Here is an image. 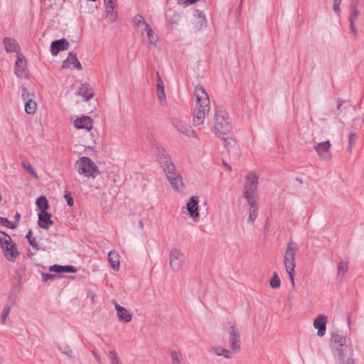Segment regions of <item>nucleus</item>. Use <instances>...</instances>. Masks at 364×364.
Listing matches in <instances>:
<instances>
[{"label":"nucleus","mask_w":364,"mask_h":364,"mask_svg":"<svg viewBox=\"0 0 364 364\" xmlns=\"http://www.w3.org/2000/svg\"><path fill=\"white\" fill-rule=\"evenodd\" d=\"M18 292H19V289L18 287H15L12 288L9 293V299H8V301L6 303H8L9 304H11V306H12L13 304H14V303L16 301V299L17 298V294Z\"/></svg>","instance_id":"nucleus-38"},{"label":"nucleus","mask_w":364,"mask_h":364,"mask_svg":"<svg viewBox=\"0 0 364 364\" xmlns=\"http://www.w3.org/2000/svg\"><path fill=\"white\" fill-rule=\"evenodd\" d=\"M91 136H92V138H94L93 139V141H94V143H95L97 137L95 136H94V134L92 133L91 134Z\"/></svg>","instance_id":"nucleus-62"},{"label":"nucleus","mask_w":364,"mask_h":364,"mask_svg":"<svg viewBox=\"0 0 364 364\" xmlns=\"http://www.w3.org/2000/svg\"><path fill=\"white\" fill-rule=\"evenodd\" d=\"M356 139V134L354 132H351L348 136V146L346 148V151L348 153L352 152L353 145L354 144Z\"/></svg>","instance_id":"nucleus-45"},{"label":"nucleus","mask_w":364,"mask_h":364,"mask_svg":"<svg viewBox=\"0 0 364 364\" xmlns=\"http://www.w3.org/2000/svg\"><path fill=\"white\" fill-rule=\"evenodd\" d=\"M95 357H96V358L97 359L99 364H102V363L100 362V358H99L97 355H95Z\"/></svg>","instance_id":"nucleus-64"},{"label":"nucleus","mask_w":364,"mask_h":364,"mask_svg":"<svg viewBox=\"0 0 364 364\" xmlns=\"http://www.w3.org/2000/svg\"><path fill=\"white\" fill-rule=\"evenodd\" d=\"M65 198L67 200V203H68V205H70V206L73 205V199L71 197L70 193L65 194Z\"/></svg>","instance_id":"nucleus-55"},{"label":"nucleus","mask_w":364,"mask_h":364,"mask_svg":"<svg viewBox=\"0 0 364 364\" xmlns=\"http://www.w3.org/2000/svg\"><path fill=\"white\" fill-rule=\"evenodd\" d=\"M0 242L2 249H8L9 245L13 244L11 237L3 231H0Z\"/></svg>","instance_id":"nucleus-33"},{"label":"nucleus","mask_w":364,"mask_h":364,"mask_svg":"<svg viewBox=\"0 0 364 364\" xmlns=\"http://www.w3.org/2000/svg\"><path fill=\"white\" fill-rule=\"evenodd\" d=\"M77 172L85 177L95 178L100 174L96 164L89 157L82 156L75 163Z\"/></svg>","instance_id":"nucleus-4"},{"label":"nucleus","mask_w":364,"mask_h":364,"mask_svg":"<svg viewBox=\"0 0 364 364\" xmlns=\"http://www.w3.org/2000/svg\"><path fill=\"white\" fill-rule=\"evenodd\" d=\"M269 284H270V287L273 289H277L280 287V285H281L280 279L278 276V274L276 272H273L272 277L269 282Z\"/></svg>","instance_id":"nucleus-39"},{"label":"nucleus","mask_w":364,"mask_h":364,"mask_svg":"<svg viewBox=\"0 0 364 364\" xmlns=\"http://www.w3.org/2000/svg\"><path fill=\"white\" fill-rule=\"evenodd\" d=\"M109 262L111 267L114 269H118L119 267V255L114 251H110L108 254Z\"/></svg>","instance_id":"nucleus-28"},{"label":"nucleus","mask_w":364,"mask_h":364,"mask_svg":"<svg viewBox=\"0 0 364 364\" xmlns=\"http://www.w3.org/2000/svg\"><path fill=\"white\" fill-rule=\"evenodd\" d=\"M342 343H347L346 337L338 333H333L331 334V347L339 345L342 346Z\"/></svg>","instance_id":"nucleus-29"},{"label":"nucleus","mask_w":364,"mask_h":364,"mask_svg":"<svg viewBox=\"0 0 364 364\" xmlns=\"http://www.w3.org/2000/svg\"><path fill=\"white\" fill-rule=\"evenodd\" d=\"M299 250L297 244L293 240H289L287 245V249L284 255V265L285 270L289 275L293 287H295L294 277H295V255Z\"/></svg>","instance_id":"nucleus-3"},{"label":"nucleus","mask_w":364,"mask_h":364,"mask_svg":"<svg viewBox=\"0 0 364 364\" xmlns=\"http://www.w3.org/2000/svg\"><path fill=\"white\" fill-rule=\"evenodd\" d=\"M109 355L112 364H120L119 359L118 358L117 354L114 350L109 351Z\"/></svg>","instance_id":"nucleus-49"},{"label":"nucleus","mask_w":364,"mask_h":364,"mask_svg":"<svg viewBox=\"0 0 364 364\" xmlns=\"http://www.w3.org/2000/svg\"><path fill=\"white\" fill-rule=\"evenodd\" d=\"M225 331L228 335L230 347L240 352L241 349V333L239 328L235 323L228 321L225 323Z\"/></svg>","instance_id":"nucleus-6"},{"label":"nucleus","mask_w":364,"mask_h":364,"mask_svg":"<svg viewBox=\"0 0 364 364\" xmlns=\"http://www.w3.org/2000/svg\"><path fill=\"white\" fill-rule=\"evenodd\" d=\"M8 249L9 250L6 248L3 249L4 256L8 260L14 262L19 255V252L14 243L9 245Z\"/></svg>","instance_id":"nucleus-26"},{"label":"nucleus","mask_w":364,"mask_h":364,"mask_svg":"<svg viewBox=\"0 0 364 364\" xmlns=\"http://www.w3.org/2000/svg\"><path fill=\"white\" fill-rule=\"evenodd\" d=\"M93 120L91 117L82 116L74 122V125L77 129H86L90 131L92 129Z\"/></svg>","instance_id":"nucleus-18"},{"label":"nucleus","mask_w":364,"mask_h":364,"mask_svg":"<svg viewBox=\"0 0 364 364\" xmlns=\"http://www.w3.org/2000/svg\"><path fill=\"white\" fill-rule=\"evenodd\" d=\"M168 354L171 358V364H182L181 353L175 350H169Z\"/></svg>","instance_id":"nucleus-31"},{"label":"nucleus","mask_w":364,"mask_h":364,"mask_svg":"<svg viewBox=\"0 0 364 364\" xmlns=\"http://www.w3.org/2000/svg\"><path fill=\"white\" fill-rule=\"evenodd\" d=\"M51 214L47 211H40L38 213V225L43 229L48 230L53 223L50 219Z\"/></svg>","instance_id":"nucleus-21"},{"label":"nucleus","mask_w":364,"mask_h":364,"mask_svg":"<svg viewBox=\"0 0 364 364\" xmlns=\"http://www.w3.org/2000/svg\"><path fill=\"white\" fill-rule=\"evenodd\" d=\"M146 28H147V37L149 38V43L156 45L159 38L157 35L154 33L149 25H146Z\"/></svg>","instance_id":"nucleus-36"},{"label":"nucleus","mask_w":364,"mask_h":364,"mask_svg":"<svg viewBox=\"0 0 364 364\" xmlns=\"http://www.w3.org/2000/svg\"><path fill=\"white\" fill-rule=\"evenodd\" d=\"M116 0H104L105 4H114Z\"/></svg>","instance_id":"nucleus-58"},{"label":"nucleus","mask_w":364,"mask_h":364,"mask_svg":"<svg viewBox=\"0 0 364 364\" xmlns=\"http://www.w3.org/2000/svg\"><path fill=\"white\" fill-rule=\"evenodd\" d=\"M114 4H105L106 15L112 22L116 21L117 18V14L114 11Z\"/></svg>","instance_id":"nucleus-30"},{"label":"nucleus","mask_w":364,"mask_h":364,"mask_svg":"<svg viewBox=\"0 0 364 364\" xmlns=\"http://www.w3.org/2000/svg\"><path fill=\"white\" fill-rule=\"evenodd\" d=\"M77 94L85 98L86 100L92 97L93 94L89 92V85L82 84L78 89Z\"/></svg>","instance_id":"nucleus-32"},{"label":"nucleus","mask_w":364,"mask_h":364,"mask_svg":"<svg viewBox=\"0 0 364 364\" xmlns=\"http://www.w3.org/2000/svg\"><path fill=\"white\" fill-rule=\"evenodd\" d=\"M77 269L73 266H62V272H70L74 273L76 272Z\"/></svg>","instance_id":"nucleus-51"},{"label":"nucleus","mask_w":364,"mask_h":364,"mask_svg":"<svg viewBox=\"0 0 364 364\" xmlns=\"http://www.w3.org/2000/svg\"><path fill=\"white\" fill-rule=\"evenodd\" d=\"M173 125L178 131L184 134L189 137H197L196 132L191 128V126L187 124L183 121L179 119H174L173 121Z\"/></svg>","instance_id":"nucleus-11"},{"label":"nucleus","mask_w":364,"mask_h":364,"mask_svg":"<svg viewBox=\"0 0 364 364\" xmlns=\"http://www.w3.org/2000/svg\"><path fill=\"white\" fill-rule=\"evenodd\" d=\"M223 140L224 142V146L228 147H233L235 145V141L230 137H223Z\"/></svg>","instance_id":"nucleus-48"},{"label":"nucleus","mask_w":364,"mask_h":364,"mask_svg":"<svg viewBox=\"0 0 364 364\" xmlns=\"http://www.w3.org/2000/svg\"><path fill=\"white\" fill-rule=\"evenodd\" d=\"M21 91V98L25 102L27 101L28 100H32L34 97V94L30 93L26 87L22 86Z\"/></svg>","instance_id":"nucleus-44"},{"label":"nucleus","mask_w":364,"mask_h":364,"mask_svg":"<svg viewBox=\"0 0 364 364\" xmlns=\"http://www.w3.org/2000/svg\"><path fill=\"white\" fill-rule=\"evenodd\" d=\"M144 33H147V28L146 27H142L141 28V33L143 34Z\"/></svg>","instance_id":"nucleus-61"},{"label":"nucleus","mask_w":364,"mask_h":364,"mask_svg":"<svg viewBox=\"0 0 364 364\" xmlns=\"http://www.w3.org/2000/svg\"><path fill=\"white\" fill-rule=\"evenodd\" d=\"M166 16L167 18L168 23L171 25L172 28H174L178 25V23L181 18L180 14L177 12L173 11L171 9H168L166 11Z\"/></svg>","instance_id":"nucleus-27"},{"label":"nucleus","mask_w":364,"mask_h":364,"mask_svg":"<svg viewBox=\"0 0 364 364\" xmlns=\"http://www.w3.org/2000/svg\"><path fill=\"white\" fill-rule=\"evenodd\" d=\"M5 50L7 53L15 52L18 55L20 53V47L16 41L11 38H5L3 41Z\"/></svg>","instance_id":"nucleus-24"},{"label":"nucleus","mask_w":364,"mask_h":364,"mask_svg":"<svg viewBox=\"0 0 364 364\" xmlns=\"http://www.w3.org/2000/svg\"><path fill=\"white\" fill-rule=\"evenodd\" d=\"M194 95L196 97V107L193 112V122L198 126L204 122L207 113L210 111V100L207 92L201 85L195 87Z\"/></svg>","instance_id":"nucleus-1"},{"label":"nucleus","mask_w":364,"mask_h":364,"mask_svg":"<svg viewBox=\"0 0 364 364\" xmlns=\"http://www.w3.org/2000/svg\"><path fill=\"white\" fill-rule=\"evenodd\" d=\"M37 109L36 102L32 100H28L25 102V112L28 114H33L36 113Z\"/></svg>","instance_id":"nucleus-34"},{"label":"nucleus","mask_w":364,"mask_h":364,"mask_svg":"<svg viewBox=\"0 0 364 364\" xmlns=\"http://www.w3.org/2000/svg\"><path fill=\"white\" fill-rule=\"evenodd\" d=\"M348 270V262L347 261L341 260L338 263V275H345L346 273Z\"/></svg>","instance_id":"nucleus-40"},{"label":"nucleus","mask_w":364,"mask_h":364,"mask_svg":"<svg viewBox=\"0 0 364 364\" xmlns=\"http://www.w3.org/2000/svg\"><path fill=\"white\" fill-rule=\"evenodd\" d=\"M26 237L27 238L28 243L36 250H39L40 247L38 244L36 242V239L34 237H32V231L30 230L27 233Z\"/></svg>","instance_id":"nucleus-43"},{"label":"nucleus","mask_w":364,"mask_h":364,"mask_svg":"<svg viewBox=\"0 0 364 364\" xmlns=\"http://www.w3.org/2000/svg\"><path fill=\"white\" fill-rule=\"evenodd\" d=\"M119 320L123 323H128L132 319V314L129 311L120 306L116 301H113Z\"/></svg>","instance_id":"nucleus-14"},{"label":"nucleus","mask_w":364,"mask_h":364,"mask_svg":"<svg viewBox=\"0 0 364 364\" xmlns=\"http://www.w3.org/2000/svg\"><path fill=\"white\" fill-rule=\"evenodd\" d=\"M327 317L323 314H319L314 321V327L318 329L317 334L323 336L326 333Z\"/></svg>","instance_id":"nucleus-17"},{"label":"nucleus","mask_w":364,"mask_h":364,"mask_svg":"<svg viewBox=\"0 0 364 364\" xmlns=\"http://www.w3.org/2000/svg\"><path fill=\"white\" fill-rule=\"evenodd\" d=\"M20 218H21V214L19 213H16L15 215V221L14 222L16 223V225H17V223H18Z\"/></svg>","instance_id":"nucleus-56"},{"label":"nucleus","mask_w":364,"mask_h":364,"mask_svg":"<svg viewBox=\"0 0 364 364\" xmlns=\"http://www.w3.org/2000/svg\"><path fill=\"white\" fill-rule=\"evenodd\" d=\"M212 132L220 136L221 134H227L231 130V124L229 122L228 114L223 107H216L211 122H210Z\"/></svg>","instance_id":"nucleus-2"},{"label":"nucleus","mask_w":364,"mask_h":364,"mask_svg":"<svg viewBox=\"0 0 364 364\" xmlns=\"http://www.w3.org/2000/svg\"><path fill=\"white\" fill-rule=\"evenodd\" d=\"M139 227L141 229H143V228H144V223H143L141 220H140V221L139 222Z\"/></svg>","instance_id":"nucleus-60"},{"label":"nucleus","mask_w":364,"mask_h":364,"mask_svg":"<svg viewBox=\"0 0 364 364\" xmlns=\"http://www.w3.org/2000/svg\"><path fill=\"white\" fill-rule=\"evenodd\" d=\"M11 309V304H9L8 303H6L4 305V309L2 311V314H1V323L3 324L6 323L7 316H9Z\"/></svg>","instance_id":"nucleus-41"},{"label":"nucleus","mask_w":364,"mask_h":364,"mask_svg":"<svg viewBox=\"0 0 364 364\" xmlns=\"http://www.w3.org/2000/svg\"><path fill=\"white\" fill-rule=\"evenodd\" d=\"M56 277L55 274H48V273H42V279L44 282H48L50 279H53Z\"/></svg>","instance_id":"nucleus-52"},{"label":"nucleus","mask_w":364,"mask_h":364,"mask_svg":"<svg viewBox=\"0 0 364 364\" xmlns=\"http://www.w3.org/2000/svg\"><path fill=\"white\" fill-rule=\"evenodd\" d=\"M22 167L36 180L38 179V176L31 164L27 161L21 162Z\"/></svg>","instance_id":"nucleus-35"},{"label":"nucleus","mask_w":364,"mask_h":364,"mask_svg":"<svg viewBox=\"0 0 364 364\" xmlns=\"http://www.w3.org/2000/svg\"><path fill=\"white\" fill-rule=\"evenodd\" d=\"M198 198L197 196H192L187 203V210L191 218L196 219L199 217L198 212Z\"/></svg>","instance_id":"nucleus-16"},{"label":"nucleus","mask_w":364,"mask_h":364,"mask_svg":"<svg viewBox=\"0 0 364 364\" xmlns=\"http://www.w3.org/2000/svg\"><path fill=\"white\" fill-rule=\"evenodd\" d=\"M249 205V215L247 223H253L257 218V210L259 209L258 200H247Z\"/></svg>","instance_id":"nucleus-20"},{"label":"nucleus","mask_w":364,"mask_h":364,"mask_svg":"<svg viewBox=\"0 0 364 364\" xmlns=\"http://www.w3.org/2000/svg\"><path fill=\"white\" fill-rule=\"evenodd\" d=\"M350 16H349V22H350V33L353 35L354 37L357 36V29L355 26V20L360 14V11L358 9V0H353L350 2Z\"/></svg>","instance_id":"nucleus-9"},{"label":"nucleus","mask_w":364,"mask_h":364,"mask_svg":"<svg viewBox=\"0 0 364 364\" xmlns=\"http://www.w3.org/2000/svg\"><path fill=\"white\" fill-rule=\"evenodd\" d=\"M348 324L349 326H350V325H351V319H350V318H348Z\"/></svg>","instance_id":"nucleus-63"},{"label":"nucleus","mask_w":364,"mask_h":364,"mask_svg":"<svg viewBox=\"0 0 364 364\" xmlns=\"http://www.w3.org/2000/svg\"><path fill=\"white\" fill-rule=\"evenodd\" d=\"M210 352L217 356H223L226 359H231L234 353H237L236 350H232L230 347L226 348L222 346H212Z\"/></svg>","instance_id":"nucleus-13"},{"label":"nucleus","mask_w":364,"mask_h":364,"mask_svg":"<svg viewBox=\"0 0 364 364\" xmlns=\"http://www.w3.org/2000/svg\"><path fill=\"white\" fill-rule=\"evenodd\" d=\"M73 66L79 70L82 69V65L78 60L75 53H70L68 58L63 61V68H69Z\"/></svg>","instance_id":"nucleus-19"},{"label":"nucleus","mask_w":364,"mask_h":364,"mask_svg":"<svg viewBox=\"0 0 364 364\" xmlns=\"http://www.w3.org/2000/svg\"><path fill=\"white\" fill-rule=\"evenodd\" d=\"M258 181L259 176L253 171L249 173L245 177L242 196L246 200H258L257 195Z\"/></svg>","instance_id":"nucleus-5"},{"label":"nucleus","mask_w":364,"mask_h":364,"mask_svg":"<svg viewBox=\"0 0 364 364\" xmlns=\"http://www.w3.org/2000/svg\"><path fill=\"white\" fill-rule=\"evenodd\" d=\"M331 144L328 140L324 142L318 143L316 145H315L314 149L321 159L327 161L331 158Z\"/></svg>","instance_id":"nucleus-10"},{"label":"nucleus","mask_w":364,"mask_h":364,"mask_svg":"<svg viewBox=\"0 0 364 364\" xmlns=\"http://www.w3.org/2000/svg\"><path fill=\"white\" fill-rule=\"evenodd\" d=\"M157 157L167 178L170 176H176V175L180 174V173L176 170V168L170 156L164 148H158Z\"/></svg>","instance_id":"nucleus-7"},{"label":"nucleus","mask_w":364,"mask_h":364,"mask_svg":"<svg viewBox=\"0 0 364 364\" xmlns=\"http://www.w3.org/2000/svg\"><path fill=\"white\" fill-rule=\"evenodd\" d=\"M26 60L21 53H18L17 59L15 63L14 73L18 77H26Z\"/></svg>","instance_id":"nucleus-12"},{"label":"nucleus","mask_w":364,"mask_h":364,"mask_svg":"<svg viewBox=\"0 0 364 364\" xmlns=\"http://www.w3.org/2000/svg\"><path fill=\"white\" fill-rule=\"evenodd\" d=\"M223 164L224 165L225 167L227 168V169L229 171H232V167L231 166H230L225 160H223Z\"/></svg>","instance_id":"nucleus-57"},{"label":"nucleus","mask_w":364,"mask_h":364,"mask_svg":"<svg viewBox=\"0 0 364 364\" xmlns=\"http://www.w3.org/2000/svg\"><path fill=\"white\" fill-rule=\"evenodd\" d=\"M196 16H197L198 19V23H200L201 26H205L206 19L205 16L203 11L197 10L196 11Z\"/></svg>","instance_id":"nucleus-47"},{"label":"nucleus","mask_w":364,"mask_h":364,"mask_svg":"<svg viewBox=\"0 0 364 364\" xmlns=\"http://www.w3.org/2000/svg\"><path fill=\"white\" fill-rule=\"evenodd\" d=\"M185 263L184 254L177 248H172L169 253V266L171 271L178 272Z\"/></svg>","instance_id":"nucleus-8"},{"label":"nucleus","mask_w":364,"mask_h":364,"mask_svg":"<svg viewBox=\"0 0 364 364\" xmlns=\"http://www.w3.org/2000/svg\"><path fill=\"white\" fill-rule=\"evenodd\" d=\"M345 364H354V361L352 358H349L346 360Z\"/></svg>","instance_id":"nucleus-59"},{"label":"nucleus","mask_w":364,"mask_h":364,"mask_svg":"<svg viewBox=\"0 0 364 364\" xmlns=\"http://www.w3.org/2000/svg\"><path fill=\"white\" fill-rule=\"evenodd\" d=\"M156 94L161 104H165L166 95L164 91V82L159 73H156Z\"/></svg>","instance_id":"nucleus-23"},{"label":"nucleus","mask_w":364,"mask_h":364,"mask_svg":"<svg viewBox=\"0 0 364 364\" xmlns=\"http://www.w3.org/2000/svg\"><path fill=\"white\" fill-rule=\"evenodd\" d=\"M172 188L177 192H182L183 189V183L182 176L180 174L176 176H170L167 178Z\"/></svg>","instance_id":"nucleus-25"},{"label":"nucleus","mask_w":364,"mask_h":364,"mask_svg":"<svg viewBox=\"0 0 364 364\" xmlns=\"http://www.w3.org/2000/svg\"><path fill=\"white\" fill-rule=\"evenodd\" d=\"M49 270L56 273H62V266L58 264H54L50 267Z\"/></svg>","instance_id":"nucleus-53"},{"label":"nucleus","mask_w":364,"mask_h":364,"mask_svg":"<svg viewBox=\"0 0 364 364\" xmlns=\"http://www.w3.org/2000/svg\"><path fill=\"white\" fill-rule=\"evenodd\" d=\"M342 346H335L331 347L333 355L335 358L339 361L340 363H342L344 358L346 357L348 350H347V343H342Z\"/></svg>","instance_id":"nucleus-22"},{"label":"nucleus","mask_w":364,"mask_h":364,"mask_svg":"<svg viewBox=\"0 0 364 364\" xmlns=\"http://www.w3.org/2000/svg\"><path fill=\"white\" fill-rule=\"evenodd\" d=\"M59 350H60V352L66 355L69 358L73 357V350L70 346H63V347H59Z\"/></svg>","instance_id":"nucleus-50"},{"label":"nucleus","mask_w":364,"mask_h":364,"mask_svg":"<svg viewBox=\"0 0 364 364\" xmlns=\"http://www.w3.org/2000/svg\"><path fill=\"white\" fill-rule=\"evenodd\" d=\"M69 48V42L62 38L53 41L50 45V52L53 55H57L60 51L68 50Z\"/></svg>","instance_id":"nucleus-15"},{"label":"nucleus","mask_w":364,"mask_h":364,"mask_svg":"<svg viewBox=\"0 0 364 364\" xmlns=\"http://www.w3.org/2000/svg\"><path fill=\"white\" fill-rule=\"evenodd\" d=\"M0 225L6 226L11 229H15L16 228L15 223L11 222L7 218L3 217H0Z\"/></svg>","instance_id":"nucleus-46"},{"label":"nucleus","mask_w":364,"mask_h":364,"mask_svg":"<svg viewBox=\"0 0 364 364\" xmlns=\"http://www.w3.org/2000/svg\"><path fill=\"white\" fill-rule=\"evenodd\" d=\"M341 0H333V9L336 12L340 11V4H341Z\"/></svg>","instance_id":"nucleus-54"},{"label":"nucleus","mask_w":364,"mask_h":364,"mask_svg":"<svg viewBox=\"0 0 364 364\" xmlns=\"http://www.w3.org/2000/svg\"><path fill=\"white\" fill-rule=\"evenodd\" d=\"M36 205L41 211H47L49 208L48 200L45 196H41L36 200Z\"/></svg>","instance_id":"nucleus-37"},{"label":"nucleus","mask_w":364,"mask_h":364,"mask_svg":"<svg viewBox=\"0 0 364 364\" xmlns=\"http://www.w3.org/2000/svg\"><path fill=\"white\" fill-rule=\"evenodd\" d=\"M133 21L134 24L140 28L141 27H146V25H149L145 21L142 16L136 15L134 16Z\"/></svg>","instance_id":"nucleus-42"}]
</instances>
